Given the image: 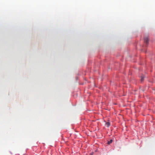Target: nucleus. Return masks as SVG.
<instances>
[{
    "instance_id": "3",
    "label": "nucleus",
    "mask_w": 155,
    "mask_h": 155,
    "mask_svg": "<svg viewBox=\"0 0 155 155\" xmlns=\"http://www.w3.org/2000/svg\"><path fill=\"white\" fill-rule=\"evenodd\" d=\"M112 142V140H110L108 142V143H108V144H110V143H111Z\"/></svg>"
},
{
    "instance_id": "5",
    "label": "nucleus",
    "mask_w": 155,
    "mask_h": 155,
    "mask_svg": "<svg viewBox=\"0 0 155 155\" xmlns=\"http://www.w3.org/2000/svg\"><path fill=\"white\" fill-rule=\"evenodd\" d=\"M93 152L91 153H90L91 155H93Z\"/></svg>"
},
{
    "instance_id": "1",
    "label": "nucleus",
    "mask_w": 155,
    "mask_h": 155,
    "mask_svg": "<svg viewBox=\"0 0 155 155\" xmlns=\"http://www.w3.org/2000/svg\"><path fill=\"white\" fill-rule=\"evenodd\" d=\"M144 41L146 43H148L149 41V39L148 37H145L144 38Z\"/></svg>"
},
{
    "instance_id": "2",
    "label": "nucleus",
    "mask_w": 155,
    "mask_h": 155,
    "mask_svg": "<svg viewBox=\"0 0 155 155\" xmlns=\"http://www.w3.org/2000/svg\"><path fill=\"white\" fill-rule=\"evenodd\" d=\"M106 125L107 127H109L110 126V123L109 122H107L106 124Z\"/></svg>"
},
{
    "instance_id": "4",
    "label": "nucleus",
    "mask_w": 155,
    "mask_h": 155,
    "mask_svg": "<svg viewBox=\"0 0 155 155\" xmlns=\"http://www.w3.org/2000/svg\"><path fill=\"white\" fill-rule=\"evenodd\" d=\"M145 77L144 76H141V81H143V79Z\"/></svg>"
}]
</instances>
